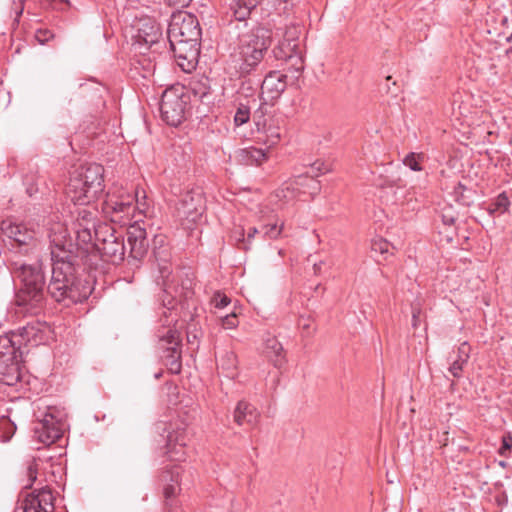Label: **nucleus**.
<instances>
[{"label":"nucleus","mask_w":512,"mask_h":512,"mask_svg":"<svg viewBox=\"0 0 512 512\" xmlns=\"http://www.w3.org/2000/svg\"><path fill=\"white\" fill-rule=\"evenodd\" d=\"M388 482L392 483V477H389Z\"/></svg>","instance_id":"56"},{"label":"nucleus","mask_w":512,"mask_h":512,"mask_svg":"<svg viewBox=\"0 0 512 512\" xmlns=\"http://www.w3.org/2000/svg\"><path fill=\"white\" fill-rule=\"evenodd\" d=\"M20 337L31 345L46 344L53 338V330L47 322L34 320L20 328Z\"/></svg>","instance_id":"17"},{"label":"nucleus","mask_w":512,"mask_h":512,"mask_svg":"<svg viewBox=\"0 0 512 512\" xmlns=\"http://www.w3.org/2000/svg\"><path fill=\"white\" fill-rule=\"evenodd\" d=\"M94 248L105 261L117 264L124 259L125 245L122 235L106 225L96 234Z\"/></svg>","instance_id":"7"},{"label":"nucleus","mask_w":512,"mask_h":512,"mask_svg":"<svg viewBox=\"0 0 512 512\" xmlns=\"http://www.w3.org/2000/svg\"><path fill=\"white\" fill-rule=\"evenodd\" d=\"M37 472H38V464H37L36 460L33 459L28 464V467H27V476L29 478L30 483L28 485H26V488L30 487L32 485V483L36 480Z\"/></svg>","instance_id":"42"},{"label":"nucleus","mask_w":512,"mask_h":512,"mask_svg":"<svg viewBox=\"0 0 512 512\" xmlns=\"http://www.w3.org/2000/svg\"><path fill=\"white\" fill-rule=\"evenodd\" d=\"M161 347L164 349V358L169 371L178 374L181 371L180 333L172 328H165L158 334Z\"/></svg>","instance_id":"12"},{"label":"nucleus","mask_w":512,"mask_h":512,"mask_svg":"<svg viewBox=\"0 0 512 512\" xmlns=\"http://www.w3.org/2000/svg\"><path fill=\"white\" fill-rule=\"evenodd\" d=\"M467 362H461L460 359H454L453 362L451 363L450 367H449V372L455 377V378H460L461 377V373H462V370H463V367L464 365H466Z\"/></svg>","instance_id":"41"},{"label":"nucleus","mask_w":512,"mask_h":512,"mask_svg":"<svg viewBox=\"0 0 512 512\" xmlns=\"http://www.w3.org/2000/svg\"><path fill=\"white\" fill-rule=\"evenodd\" d=\"M161 36L159 26L150 20H146L142 27L138 28V40L147 45L157 43Z\"/></svg>","instance_id":"26"},{"label":"nucleus","mask_w":512,"mask_h":512,"mask_svg":"<svg viewBox=\"0 0 512 512\" xmlns=\"http://www.w3.org/2000/svg\"><path fill=\"white\" fill-rule=\"evenodd\" d=\"M420 309L416 306H412V326L417 328L419 325Z\"/></svg>","instance_id":"47"},{"label":"nucleus","mask_w":512,"mask_h":512,"mask_svg":"<svg viewBox=\"0 0 512 512\" xmlns=\"http://www.w3.org/2000/svg\"><path fill=\"white\" fill-rule=\"evenodd\" d=\"M153 255L158 262L159 273L163 286L162 302L168 310L174 309L176 303L182 300H188L193 295V279L187 274L171 276L168 266L170 257L169 249L165 245V237L158 235L153 240Z\"/></svg>","instance_id":"3"},{"label":"nucleus","mask_w":512,"mask_h":512,"mask_svg":"<svg viewBox=\"0 0 512 512\" xmlns=\"http://www.w3.org/2000/svg\"><path fill=\"white\" fill-rule=\"evenodd\" d=\"M260 122L258 121V145H263L265 148L258 147V167H261L265 162L272 161L273 164L268 166L266 171L270 174L276 164L274 155L271 148L276 145L280 139L279 128L275 125V121L269 117L263 121V130L259 128Z\"/></svg>","instance_id":"10"},{"label":"nucleus","mask_w":512,"mask_h":512,"mask_svg":"<svg viewBox=\"0 0 512 512\" xmlns=\"http://www.w3.org/2000/svg\"><path fill=\"white\" fill-rule=\"evenodd\" d=\"M256 8V0H235L231 4L233 16L237 21H246Z\"/></svg>","instance_id":"27"},{"label":"nucleus","mask_w":512,"mask_h":512,"mask_svg":"<svg viewBox=\"0 0 512 512\" xmlns=\"http://www.w3.org/2000/svg\"><path fill=\"white\" fill-rule=\"evenodd\" d=\"M127 241L130 246V256L134 259L143 258L148 251L147 233L139 220L130 225L127 231Z\"/></svg>","instance_id":"19"},{"label":"nucleus","mask_w":512,"mask_h":512,"mask_svg":"<svg viewBox=\"0 0 512 512\" xmlns=\"http://www.w3.org/2000/svg\"><path fill=\"white\" fill-rule=\"evenodd\" d=\"M267 28H260L258 27V40L262 39L261 42V48L258 49V51L266 50L272 42L273 33L270 27V23H267Z\"/></svg>","instance_id":"33"},{"label":"nucleus","mask_w":512,"mask_h":512,"mask_svg":"<svg viewBox=\"0 0 512 512\" xmlns=\"http://www.w3.org/2000/svg\"><path fill=\"white\" fill-rule=\"evenodd\" d=\"M11 269L21 286L16 294V303L26 313L36 314L44 305L45 279L39 263L26 264L11 261Z\"/></svg>","instance_id":"4"},{"label":"nucleus","mask_w":512,"mask_h":512,"mask_svg":"<svg viewBox=\"0 0 512 512\" xmlns=\"http://www.w3.org/2000/svg\"><path fill=\"white\" fill-rule=\"evenodd\" d=\"M24 1L25 0H21V7H20L19 11L17 12V17H19L23 13V2Z\"/></svg>","instance_id":"52"},{"label":"nucleus","mask_w":512,"mask_h":512,"mask_svg":"<svg viewBox=\"0 0 512 512\" xmlns=\"http://www.w3.org/2000/svg\"><path fill=\"white\" fill-rule=\"evenodd\" d=\"M3 234L17 244L24 253L31 251L36 244L37 233L25 223L5 220L1 223Z\"/></svg>","instance_id":"13"},{"label":"nucleus","mask_w":512,"mask_h":512,"mask_svg":"<svg viewBox=\"0 0 512 512\" xmlns=\"http://www.w3.org/2000/svg\"><path fill=\"white\" fill-rule=\"evenodd\" d=\"M276 1H277L279 4H281V3H286V2H287V0H276ZM269 3H270V1H269V0H260V1H258V5H260V6H261V10H262V11H264V10H265V8H264L263 6H264V5H267V6H268V5H269Z\"/></svg>","instance_id":"50"},{"label":"nucleus","mask_w":512,"mask_h":512,"mask_svg":"<svg viewBox=\"0 0 512 512\" xmlns=\"http://www.w3.org/2000/svg\"><path fill=\"white\" fill-rule=\"evenodd\" d=\"M297 47L298 44L296 43L295 39L285 40L276 49L273 50V53L277 59L291 60L293 58H296V61L300 63V66L297 68V71H301L303 70V65L301 58L296 53Z\"/></svg>","instance_id":"25"},{"label":"nucleus","mask_w":512,"mask_h":512,"mask_svg":"<svg viewBox=\"0 0 512 512\" xmlns=\"http://www.w3.org/2000/svg\"><path fill=\"white\" fill-rule=\"evenodd\" d=\"M469 357H470V346L467 342H463L458 347L457 359H460L461 362H468Z\"/></svg>","instance_id":"44"},{"label":"nucleus","mask_w":512,"mask_h":512,"mask_svg":"<svg viewBox=\"0 0 512 512\" xmlns=\"http://www.w3.org/2000/svg\"><path fill=\"white\" fill-rule=\"evenodd\" d=\"M189 89L195 97L203 100L210 93V80L206 76L193 77L189 82Z\"/></svg>","instance_id":"29"},{"label":"nucleus","mask_w":512,"mask_h":512,"mask_svg":"<svg viewBox=\"0 0 512 512\" xmlns=\"http://www.w3.org/2000/svg\"><path fill=\"white\" fill-rule=\"evenodd\" d=\"M255 232H256V228H251V229L249 230V233H248V238H249V239H250V238H252V236H253V234H252V233H255Z\"/></svg>","instance_id":"53"},{"label":"nucleus","mask_w":512,"mask_h":512,"mask_svg":"<svg viewBox=\"0 0 512 512\" xmlns=\"http://www.w3.org/2000/svg\"><path fill=\"white\" fill-rule=\"evenodd\" d=\"M23 512H54L55 497L48 487L27 493L22 500Z\"/></svg>","instance_id":"14"},{"label":"nucleus","mask_w":512,"mask_h":512,"mask_svg":"<svg viewBox=\"0 0 512 512\" xmlns=\"http://www.w3.org/2000/svg\"><path fill=\"white\" fill-rule=\"evenodd\" d=\"M148 206L144 201L135 200L134 195L131 193H115L108 194L107 199L103 204V211L111 217L114 222H124L129 220L130 217H135V211L138 210L140 214L147 213Z\"/></svg>","instance_id":"6"},{"label":"nucleus","mask_w":512,"mask_h":512,"mask_svg":"<svg viewBox=\"0 0 512 512\" xmlns=\"http://www.w3.org/2000/svg\"><path fill=\"white\" fill-rule=\"evenodd\" d=\"M54 37L53 33L48 29H38L35 38L40 44H45Z\"/></svg>","instance_id":"43"},{"label":"nucleus","mask_w":512,"mask_h":512,"mask_svg":"<svg viewBox=\"0 0 512 512\" xmlns=\"http://www.w3.org/2000/svg\"><path fill=\"white\" fill-rule=\"evenodd\" d=\"M507 42H512V33L507 37Z\"/></svg>","instance_id":"54"},{"label":"nucleus","mask_w":512,"mask_h":512,"mask_svg":"<svg viewBox=\"0 0 512 512\" xmlns=\"http://www.w3.org/2000/svg\"><path fill=\"white\" fill-rule=\"evenodd\" d=\"M198 336H197V333L196 332H192L190 330H188L187 332V340L189 343H193L197 340Z\"/></svg>","instance_id":"49"},{"label":"nucleus","mask_w":512,"mask_h":512,"mask_svg":"<svg viewBox=\"0 0 512 512\" xmlns=\"http://www.w3.org/2000/svg\"><path fill=\"white\" fill-rule=\"evenodd\" d=\"M247 410H248V405L245 402L238 403V405L235 409L234 418H235V421L239 425L244 424V422H246V421H248V422L250 421V420H246Z\"/></svg>","instance_id":"36"},{"label":"nucleus","mask_w":512,"mask_h":512,"mask_svg":"<svg viewBox=\"0 0 512 512\" xmlns=\"http://www.w3.org/2000/svg\"><path fill=\"white\" fill-rule=\"evenodd\" d=\"M250 118V109L248 106L240 104L235 116H234V122L237 126L243 125L248 122Z\"/></svg>","instance_id":"34"},{"label":"nucleus","mask_w":512,"mask_h":512,"mask_svg":"<svg viewBox=\"0 0 512 512\" xmlns=\"http://www.w3.org/2000/svg\"><path fill=\"white\" fill-rule=\"evenodd\" d=\"M177 216L188 223H196L204 211L203 200L200 194L188 192L182 196L177 208Z\"/></svg>","instance_id":"15"},{"label":"nucleus","mask_w":512,"mask_h":512,"mask_svg":"<svg viewBox=\"0 0 512 512\" xmlns=\"http://www.w3.org/2000/svg\"><path fill=\"white\" fill-rule=\"evenodd\" d=\"M49 238L53 264L47 293L56 302H64L66 305L82 302L88 297L89 290L81 287L75 276L78 248L73 244L67 229L60 223L50 228Z\"/></svg>","instance_id":"1"},{"label":"nucleus","mask_w":512,"mask_h":512,"mask_svg":"<svg viewBox=\"0 0 512 512\" xmlns=\"http://www.w3.org/2000/svg\"><path fill=\"white\" fill-rule=\"evenodd\" d=\"M286 87V75L279 71H270L261 84V106L273 105Z\"/></svg>","instance_id":"16"},{"label":"nucleus","mask_w":512,"mask_h":512,"mask_svg":"<svg viewBox=\"0 0 512 512\" xmlns=\"http://www.w3.org/2000/svg\"><path fill=\"white\" fill-rule=\"evenodd\" d=\"M388 482L392 483V477H389Z\"/></svg>","instance_id":"57"},{"label":"nucleus","mask_w":512,"mask_h":512,"mask_svg":"<svg viewBox=\"0 0 512 512\" xmlns=\"http://www.w3.org/2000/svg\"><path fill=\"white\" fill-rule=\"evenodd\" d=\"M62 425L51 414H46L34 427L35 438L45 444L50 445L62 436Z\"/></svg>","instance_id":"18"},{"label":"nucleus","mask_w":512,"mask_h":512,"mask_svg":"<svg viewBox=\"0 0 512 512\" xmlns=\"http://www.w3.org/2000/svg\"><path fill=\"white\" fill-rule=\"evenodd\" d=\"M219 319H220L221 326L224 329H233L238 325L237 315L234 312H232L230 314H226L224 316L220 315Z\"/></svg>","instance_id":"38"},{"label":"nucleus","mask_w":512,"mask_h":512,"mask_svg":"<svg viewBox=\"0 0 512 512\" xmlns=\"http://www.w3.org/2000/svg\"><path fill=\"white\" fill-rule=\"evenodd\" d=\"M323 166H324L323 163L315 162L311 166V173L313 175L298 176L294 180V182L288 184L285 188L277 190L274 195H271L270 202L275 203V202H280L282 200L288 201L294 197V192L296 190H299L300 187H307L309 189L308 193L312 196L318 194V192L320 191V184L315 179V176H318V174L325 173L326 171H328V169L324 168Z\"/></svg>","instance_id":"9"},{"label":"nucleus","mask_w":512,"mask_h":512,"mask_svg":"<svg viewBox=\"0 0 512 512\" xmlns=\"http://www.w3.org/2000/svg\"><path fill=\"white\" fill-rule=\"evenodd\" d=\"M419 158H421L420 154L411 152L408 155H406V157L403 160V163L405 166L409 167L413 171H421L422 167L418 161Z\"/></svg>","instance_id":"35"},{"label":"nucleus","mask_w":512,"mask_h":512,"mask_svg":"<svg viewBox=\"0 0 512 512\" xmlns=\"http://www.w3.org/2000/svg\"><path fill=\"white\" fill-rule=\"evenodd\" d=\"M104 168L96 163L76 169L69 180L66 193L72 202L87 205L98 198L104 190Z\"/></svg>","instance_id":"5"},{"label":"nucleus","mask_w":512,"mask_h":512,"mask_svg":"<svg viewBox=\"0 0 512 512\" xmlns=\"http://www.w3.org/2000/svg\"><path fill=\"white\" fill-rule=\"evenodd\" d=\"M239 54L242 60V72L250 73L256 67V35L243 34L239 40Z\"/></svg>","instance_id":"20"},{"label":"nucleus","mask_w":512,"mask_h":512,"mask_svg":"<svg viewBox=\"0 0 512 512\" xmlns=\"http://www.w3.org/2000/svg\"><path fill=\"white\" fill-rule=\"evenodd\" d=\"M455 217L452 215H442V221L445 225L451 226L455 223Z\"/></svg>","instance_id":"48"},{"label":"nucleus","mask_w":512,"mask_h":512,"mask_svg":"<svg viewBox=\"0 0 512 512\" xmlns=\"http://www.w3.org/2000/svg\"><path fill=\"white\" fill-rule=\"evenodd\" d=\"M388 482L392 483V477H389Z\"/></svg>","instance_id":"58"},{"label":"nucleus","mask_w":512,"mask_h":512,"mask_svg":"<svg viewBox=\"0 0 512 512\" xmlns=\"http://www.w3.org/2000/svg\"><path fill=\"white\" fill-rule=\"evenodd\" d=\"M155 432L166 439L165 454L171 461H182L185 459V450L188 437L183 427H177L172 431H167L166 424L158 423L155 425Z\"/></svg>","instance_id":"11"},{"label":"nucleus","mask_w":512,"mask_h":512,"mask_svg":"<svg viewBox=\"0 0 512 512\" xmlns=\"http://www.w3.org/2000/svg\"><path fill=\"white\" fill-rule=\"evenodd\" d=\"M187 100L182 88L166 89L161 97L160 111L163 120L171 126H178L185 118Z\"/></svg>","instance_id":"8"},{"label":"nucleus","mask_w":512,"mask_h":512,"mask_svg":"<svg viewBox=\"0 0 512 512\" xmlns=\"http://www.w3.org/2000/svg\"><path fill=\"white\" fill-rule=\"evenodd\" d=\"M262 214L260 217L261 230H258V234L261 233L265 239H277L283 230L284 223L281 221L276 214L269 213L265 214L263 210L260 211Z\"/></svg>","instance_id":"23"},{"label":"nucleus","mask_w":512,"mask_h":512,"mask_svg":"<svg viewBox=\"0 0 512 512\" xmlns=\"http://www.w3.org/2000/svg\"><path fill=\"white\" fill-rule=\"evenodd\" d=\"M167 34L179 67L184 72L194 70L198 63L201 39V29L197 18L186 11L173 13Z\"/></svg>","instance_id":"2"},{"label":"nucleus","mask_w":512,"mask_h":512,"mask_svg":"<svg viewBox=\"0 0 512 512\" xmlns=\"http://www.w3.org/2000/svg\"><path fill=\"white\" fill-rule=\"evenodd\" d=\"M211 302L215 308L222 309L230 303V298L226 294L217 291L214 293Z\"/></svg>","instance_id":"39"},{"label":"nucleus","mask_w":512,"mask_h":512,"mask_svg":"<svg viewBox=\"0 0 512 512\" xmlns=\"http://www.w3.org/2000/svg\"><path fill=\"white\" fill-rule=\"evenodd\" d=\"M389 246H390V244L387 241L379 240V241L373 242L372 249L376 252L377 251L380 252L381 254H385V253L389 252Z\"/></svg>","instance_id":"45"},{"label":"nucleus","mask_w":512,"mask_h":512,"mask_svg":"<svg viewBox=\"0 0 512 512\" xmlns=\"http://www.w3.org/2000/svg\"><path fill=\"white\" fill-rule=\"evenodd\" d=\"M254 152L253 147L239 149L236 152V159L240 164L253 165L254 164Z\"/></svg>","instance_id":"32"},{"label":"nucleus","mask_w":512,"mask_h":512,"mask_svg":"<svg viewBox=\"0 0 512 512\" xmlns=\"http://www.w3.org/2000/svg\"><path fill=\"white\" fill-rule=\"evenodd\" d=\"M512 452V436L510 434H505L502 437V444L499 448L498 453L505 458L510 457Z\"/></svg>","instance_id":"37"},{"label":"nucleus","mask_w":512,"mask_h":512,"mask_svg":"<svg viewBox=\"0 0 512 512\" xmlns=\"http://www.w3.org/2000/svg\"><path fill=\"white\" fill-rule=\"evenodd\" d=\"M192 0H166L169 6H175L178 8L187 7Z\"/></svg>","instance_id":"46"},{"label":"nucleus","mask_w":512,"mask_h":512,"mask_svg":"<svg viewBox=\"0 0 512 512\" xmlns=\"http://www.w3.org/2000/svg\"><path fill=\"white\" fill-rule=\"evenodd\" d=\"M322 265H323L322 261H320L318 263H314V265H313L314 274H316V275L320 274Z\"/></svg>","instance_id":"51"},{"label":"nucleus","mask_w":512,"mask_h":512,"mask_svg":"<svg viewBox=\"0 0 512 512\" xmlns=\"http://www.w3.org/2000/svg\"><path fill=\"white\" fill-rule=\"evenodd\" d=\"M500 465H501L502 467H505V466H506V462L501 461V462H500Z\"/></svg>","instance_id":"55"},{"label":"nucleus","mask_w":512,"mask_h":512,"mask_svg":"<svg viewBox=\"0 0 512 512\" xmlns=\"http://www.w3.org/2000/svg\"><path fill=\"white\" fill-rule=\"evenodd\" d=\"M510 205V201L505 192L500 193L495 201L491 204L489 211L491 214L493 213H504L507 211Z\"/></svg>","instance_id":"31"},{"label":"nucleus","mask_w":512,"mask_h":512,"mask_svg":"<svg viewBox=\"0 0 512 512\" xmlns=\"http://www.w3.org/2000/svg\"><path fill=\"white\" fill-rule=\"evenodd\" d=\"M262 354L277 369H281L287 363L286 352L276 337L268 336L263 339Z\"/></svg>","instance_id":"21"},{"label":"nucleus","mask_w":512,"mask_h":512,"mask_svg":"<svg viewBox=\"0 0 512 512\" xmlns=\"http://www.w3.org/2000/svg\"><path fill=\"white\" fill-rule=\"evenodd\" d=\"M473 194L474 191L467 188L462 183H458L453 190L455 200L463 206H470L473 204Z\"/></svg>","instance_id":"30"},{"label":"nucleus","mask_w":512,"mask_h":512,"mask_svg":"<svg viewBox=\"0 0 512 512\" xmlns=\"http://www.w3.org/2000/svg\"><path fill=\"white\" fill-rule=\"evenodd\" d=\"M84 92L89 97V101L91 102L93 108L98 111L105 106L104 94L106 93V88L101 84L94 83L90 86H85L83 88Z\"/></svg>","instance_id":"28"},{"label":"nucleus","mask_w":512,"mask_h":512,"mask_svg":"<svg viewBox=\"0 0 512 512\" xmlns=\"http://www.w3.org/2000/svg\"><path fill=\"white\" fill-rule=\"evenodd\" d=\"M101 228H103V226L96 228V223H92L91 221L89 223H76L75 232L78 245H91V247L94 248L96 234H99Z\"/></svg>","instance_id":"24"},{"label":"nucleus","mask_w":512,"mask_h":512,"mask_svg":"<svg viewBox=\"0 0 512 512\" xmlns=\"http://www.w3.org/2000/svg\"><path fill=\"white\" fill-rule=\"evenodd\" d=\"M92 222V223H96L95 221V213L92 212V211H89L87 209H80L78 211V217H77V221L76 223L78 222H82V223H89V222Z\"/></svg>","instance_id":"40"},{"label":"nucleus","mask_w":512,"mask_h":512,"mask_svg":"<svg viewBox=\"0 0 512 512\" xmlns=\"http://www.w3.org/2000/svg\"><path fill=\"white\" fill-rule=\"evenodd\" d=\"M160 483L163 489V495L168 502L180 492V467L171 466L165 468L160 474Z\"/></svg>","instance_id":"22"}]
</instances>
